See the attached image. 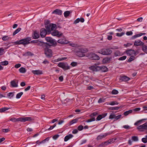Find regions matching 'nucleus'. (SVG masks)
I'll return each mask as SVG.
<instances>
[{"label":"nucleus","mask_w":147,"mask_h":147,"mask_svg":"<svg viewBox=\"0 0 147 147\" xmlns=\"http://www.w3.org/2000/svg\"><path fill=\"white\" fill-rule=\"evenodd\" d=\"M31 40L30 38H27L17 41L15 42V44L16 45H25L30 43H34L37 44L38 42V40H33L30 42V41Z\"/></svg>","instance_id":"obj_1"},{"label":"nucleus","mask_w":147,"mask_h":147,"mask_svg":"<svg viewBox=\"0 0 147 147\" xmlns=\"http://www.w3.org/2000/svg\"><path fill=\"white\" fill-rule=\"evenodd\" d=\"M88 51L87 48H81L79 47L78 48H75L74 49V52L76 53V55L78 56L82 57L85 56V53Z\"/></svg>","instance_id":"obj_2"},{"label":"nucleus","mask_w":147,"mask_h":147,"mask_svg":"<svg viewBox=\"0 0 147 147\" xmlns=\"http://www.w3.org/2000/svg\"><path fill=\"white\" fill-rule=\"evenodd\" d=\"M98 63H95L94 65L92 66L89 67V69L93 71H97L101 70L103 72H106L108 70V68L104 66H98Z\"/></svg>","instance_id":"obj_3"},{"label":"nucleus","mask_w":147,"mask_h":147,"mask_svg":"<svg viewBox=\"0 0 147 147\" xmlns=\"http://www.w3.org/2000/svg\"><path fill=\"white\" fill-rule=\"evenodd\" d=\"M45 40L47 42H49L51 44L49 45L47 43H46V45H47L50 47L51 45V46H56L57 44V42L55 40V39H53L51 37H47L45 38Z\"/></svg>","instance_id":"obj_4"},{"label":"nucleus","mask_w":147,"mask_h":147,"mask_svg":"<svg viewBox=\"0 0 147 147\" xmlns=\"http://www.w3.org/2000/svg\"><path fill=\"white\" fill-rule=\"evenodd\" d=\"M58 66L65 70L69 69L70 68V67L68 65L67 63L60 62L58 63Z\"/></svg>","instance_id":"obj_5"},{"label":"nucleus","mask_w":147,"mask_h":147,"mask_svg":"<svg viewBox=\"0 0 147 147\" xmlns=\"http://www.w3.org/2000/svg\"><path fill=\"white\" fill-rule=\"evenodd\" d=\"M87 56L92 59L95 60H98L100 59L98 55L92 53H88Z\"/></svg>","instance_id":"obj_6"},{"label":"nucleus","mask_w":147,"mask_h":147,"mask_svg":"<svg viewBox=\"0 0 147 147\" xmlns=\"http://www.w3.org/2000/svg\"><path fill=\"white\" fill-rule=\"evenodd\" d=\"M112 52L111 50L109 49H103L100 50L98 53L103 55H108L111 54Z\"/></svg>","instance_id":"obj_7"},{"label":"nucleus","mask_w":147,"mask_h":147,"mask_svg":"<svg viewBox=\"0 0 147 147\" xmlns=\"http://www.w3.org/2000/svg\"><path fill=\"white\" fill-rule=\"evenodd\" d=\"M56 26L55 24H50L46 26V28L47 30L49 33L51 32L56 28Z\"/></svg>","instance_id":"obj_8"},{"label":"nucleus","mask_w":147,"mask_h":147,"mask_svg":"<svg viewBox=\"0 0 147 147\" xmlns=\"http://www.w3.org/2000/svg\"><path fill=\"white\" fill-rule=\"evenodd\" d=\"M137 129L140 131H143L147 129V122L140 125L137 127Z\"/></svg>","instance_id":"obj_9"},{"label":"nucleus","mask_w":147,"mask_h":147,"mask_svg":"<svg viewBox=\"0 0 147 147\" xmlns=\"http://www.w3.org/2000/svg\"><path fill=\"white\" fill-rule=\"evenodd\" d=\"M45 53L46 55L48 57H51L52 56V50L49 49L47 46H46L45 49Z\"/></svg>","instance_id":"obj_10"},{"label":"nucleus","mask_w":147,"mask_h":147,"mask_svg":"<svg viewBox=\"0 0 147 147\" xmlns=\"http://www.w3.org/2000/svg\"><path fill=\"white\" fill-rule=\"evenodd\" d=\"M57 42L60 44H65L69 43V42L63 36L58 40Z\"/></svg>","instance_id":"obj_11"},{"label":"nucleus","mask_w":147,"mask_h":147,"mask_svg":"<svg viewBox=\"0 0 147 147\" xmlns=\"http://www.w3.org/2000/svg\"><path fill=\"white\" fill-rule=\"evenodd\" d=\"M18 121L25 122L26 121H31L33 120V119L31 117H20L18 118Z\"/></svg>","instance_id":"obj_12"},{"label":"nucleus","mask_w":147,"mask_h":147,"mask_svg":"<svg viewBox=\"0 0 147 147\" xmlns=\"http://www.w3.org/2000/svg\"><path fill=\"white\" fill-rule=\"evenodd\" d=\"M111 134V132H109L107 133H105L104 134H101L98 136L97 139L98 140H100L103 138H105L107 136Z\"/></svg>","instance_id":"obj_13"},{"label":"nucleus","mask_w":147,"mask_h":147,"mask_svg":"<svg viewBox=\"0 0 147 147\" xmlns=\"http://www.w3.org/2000/svg\"><path fill=\"white\" fill-rule=\"evenodd\" d=\"M51 34L53 36H57V37H59L62 36V33L59 32L57 30H55L51 32Z\"/></svg>","instance_id":"obj_14"},{"label":"nucleus","mask_w":147,"mask_h":147,"mask_svg":"<svg viewBox=\"0 0 147 147\" xmlns=\"http://www.w3.org/2000/svg\"><path fill=\"white\" fill-rule=\"evenodd\" d=\"M49 32L47 30V29L45 28H42L40 30V35L42 38L45 37L47 33Z\"/></svg>","instance_id":"obj_15"},{"label":"nucleus","mask_w":147,"mask_h":147,"mask_svg":"<svg viewBox=\"0 0 147 147\" xmlns=\"http://www.w3.org/2000/svg\"><path fill=\"white\" fill-rule=\"evenodd\" d=\"M127 55L129 56H135L136 53L135 51L130 49L126 51Z\"/></svg>","instance_id":"obj_16"},{"label":"nucleus","mask_w":147,"mask_h":147,"mask_svg":"<svg viewBox=\"0 0 147 147\" xmlns=\"http://www.w3.org/2000/svg\"><path fill=\"white\" fill-rule=\"evenodd\" d=\"M129 78L125 76H121L119 78V80L120 82H126L130 80Z\"/></svg>","instance_id":"obj_17"},{"label":"nucleus","mask_w":147,"mask_h":147,"mask_svg":"<svg viewBox=\"0 0 147 147\" xmlns=\"http://www.w3.org/2000/svg\"><path fill=\"white\" fill-rule=\"evenodd\" d=\"M115 139L112 138L109 140L105 142L104 143L102 144V145H107L109 144H111L114 142Z\"/></svg>","instance_id":"obj_18"},{"label":"nucleus","mask_w":147,"mask_h":147,"mask_svg":"<svg viewBox=\"0 0 147 147\" xmlns=\"http://www.w3.org/2000/svg\"><path fill=\"white\" fill-rule=\"evenodd\" d=\"M32 72L34 75H40L43 74L42 71L40 70H33L32 71Z\"/></svg>","instance_id":"obj_19"},{"label":"nucleus","mask_w":147,"mask_h":147,"mask_svg":"<svg viewBox=\"0 0 147 147\" xmlns=\"http://www.w3.org/2000/svg\"><path fill=\"white\" fill-rule=\"evenodd\" d=\"M144 43L139 40H136L134 43V45L136 46L143 45Z\"/></svg>","instance_id":"obj_20"},{"label":"nucleus","mask_w":147,"mask_h":147,"mask_svg":"<svg viewBox=\"0 0 147 147\" xmlns=\"http://www.w3.org/2000/svg\"><path fill=\"white\" fill-rule=\"evenodd\" d=\"M62 13L61 10L59 9H56L52 12V14H55L59 15H61Z\"/></svg>","instance_id":"obj_21"},{"label":"nucleus","mask_w":147,"mask_h":147,"mask_svg":"<svg viewBox=\"0 0 147 147\" xmlns=\"http://www.w3.org/2000/svg\"><path fill=\"white\" fill-rule=\"evenodd\" d=\"M32 37L34 39L38 38L39 37L38 33L36 31H34L33 34H32Z\"/></svg>","instance_id":"obj_22"},{"label":"nucleus","mask_w":147,"mask_h":147,"mask_svg":"<svg viewBox=\"0 0 147 147\" xmlns=\"http://www.w3.org/2000/svg\"><path fill=\"white\" fill-rule=\"evenodd\" d=\"M73 137V136L70 134L65 136L64 138V140L65 142H67L69 139L72 138Z\"/></svg>","instance_id":"obj_23"},{"label":"nucleus","mask_w":147,"mask_h":147,"mask_svg":"<svg viewBox=\"0 0 147 147\" xmlns=\"http://www.w3.org/2000/svg\"><path fill=\"white\" fill-rule=\"evenodd\" d=\"M107 105H118L119 103L116 101H113L110 102L109 103H106Z\"/></svg>","instance_id":"obj_24"},{"label":"nucleus","mask_w":147,"mask_h":147,"mask_svg":"<svg viewBox=\"0 0 147 147\" xmlns=\"http://www.w3.org/2000/svg\"><path fill=\"white\" fill-rule=\"evenodd\" d=\"M15 93V92H13L8 93L7 94V97L9 98H11L14 96Z\"/></svg>","instance_id":"obj_25"},{"label":"nucleus","mask_w":147,"mask_h":147,"mask_svg":"<svg viewBox=\"0 0 147 147\" xmlns=\"http://www.w3.org/2000/svg\"><path fill=\"white\" fill-rule=\"evenodd\" d=\"M11 85L13 87H18V85L15 80L11 81Z\"/></svg>","instance_id":"obj_26"},{"label":"nucleus","mask_w":147,"mask_h":147,"mask_svg":"<svg viewBox=\"0 0 147 147\" xmlns=\"http://www.w3.org/2000/svg\"><path fill=\"white\" fill-rule=\"evenodd\" d=\"M78 121V119H75L70 121L69 122V125H71L74 123H76Z\"/></svg>","instance_id":"obj_27"},{"label":"nucleus","mask_w":147,"mask_h":147,"mask_svg":"<svg viewBox=\"0 0 147 147\" xmlns=\"http://www.w3.org/2000/svg\"><path fill=\"white\" fill-rule=\"evenodd\" d=\"M10 109L9 108L4 107L0 109V113H3Z\"/></svg>","instance_id":"obj_28"},{"label":"nucleus","mask_w":147,"mask_h":147,"mask_svg":"<svg viewBox=\"0 0 147 147\" xmlns=\"http://www.w3.org/2000/svg\"><path fill=\"white\" fill-rule=\"evenodd\" d=\"M19 71L21 73H24L26 72V70L25 68L21 67L19 69Z\"/></svg>","instance_id":"obj_29"},{"label":"nucleus","mask_w":147,"mask_h":147,"mask_svg":"<svg viewBox=\"0 0 147 147\" xmlns=\"http://www.w3.org/2000/svg\"><path fill=\"white\" fill-rule=\"evenodd\" d=\"M120 108L119 107H111L108 108L109 110H118Z\"/></svg>","instance_id":"obj_30"},{"label":"nucleus","mask_w":147,"mask_h":147,"mask_svg":"<svg viewBox=\"0 0 147 147\" xmlns=\"http://www.w3.org/2000/svg\"><path fill=\"white\" fill-rule=\"evenodd\" d=\"M67 59V57H64L60 58H58L57 59H55L54 60V61L55 62H57L61 61L64 60H65Z\"/></svg>","instance_id":"obj_31"},{"label":"nucleus","mask_w":147,"mask_h":147,"mask_svg":"<svg viewBox=\"0 0 147 147\" xmlns=\"http://www.w3.org/2000/svg\"><path fill=\"white\" fill-rule=\"evenodd\" d=\"M0 65L3 66H6L8 64V62L7 61H5L0 62Z\"/></svg>","instance_id":"obj_32"},{"label":"nucleus","mask_w":147,"mask_h":147,"mask_svg":"<svg viewBox=\"0 0 147 147\" xmlns=\"http://www.w3.org/2000/svg\"><path fill=\"white\" fill-rule=\"evenodd\" d=\"M21 30V28H18L16 30L13 32V35L14 36L17 34Z\"/></svg>","instance_id":"obj_33"},{"label":"nucleus","mask_w":147,"mask_h":147,"mask_svg":"<svg viewBox=\"0 0 147 147\" xmlns=\"http://www.w3.org/2000/svg\"><path fill=\"white\" fill-rule=\"evenodd\" d=\"M132 112V110H131L127 111L124 112L123 114L125 116H127L130 113H131Z\"/></svg>","instance_id":"obj_34"},{"label":"nucleus","mask_w":147,"mask_h":147,"mask_svg":"<svg viewBox=\"0 0 147 147\" xmlns=\"http://www.w3.org/2000/svg\"><path fill=\"white\" fill-rule=\"evenodd\" d=\"M145 119H143L137 121L134 124V125L136 126L138 125V124L140 123L141 122H142L143 121L146 120Z\"/></svg>","instance_id":"obj_35"},{"label":"nucleus","mask_w":147,"mask_h":147,"mask_svg":"<svg viewBox=\"0 0 147 147\" xmlns=\"http://www.w3.org/2000/svg\"><path fill=\"white\" fill-rule=\"evenodd\" d=\"M71 12L69 11H67L64 12V14L65 17H67L69 16Z\"/></svg>","instance_id":"obj_36"},{"label":"nucleus","mask_w":147,"mask_h":147,"mask_svg":"<svg viewBox=\"0 0 147 147\" xmlns=\"http://www.w3.org/2000/svg\"><path fill=\"white\" fill-rule=\"evenodd\" d=\"M23 92H21L18 93L16 96V98L17 99L20 98L22 95L23 94Z\"/></svg>","instance_id":"obj_37"},{"label":"nucleus","mask_w":147,"mask_h":147,"mask_svg":"<svg viewBox=\"0 0 147 147\" xmlns=\"http://www.w3.org/2000/svg\"><path fill=\"white\" fill-rule=\"evenodd\" d=\"M18 118L16 119L15 118H11L10 119V121L13 122H15L18 121Z\"/></svg>","instance_id":"obj_38"},{"label":"nucleus","mask_w":147,"mask_h":147,"mask_svg":"<svg viewBox=\"0 0 147 147\" xmlns=\"http://www.w3.org/2000/svg\"><path fill=\"white\" fill-rule=\"evenodd\" d=\"M78 63L76 62H71L70 64V65L72 67H75L77 66L78 65Z\"/></svg>","instance_id":"obj_39"},{"label":"nucleus","mask_w":147,"mask_h":147,"mask_svg":"<svg viewBox=\"0 0 147 147\" xmlns=\"http://www.w3.org/2000/svg\"><path fill=\"white\" fill-rule=\"evenodd\" d=\"M142 49L147 54V46L144 45L142 47Z\"/></svg>","instance_id":"obj_40"},{"label":"nucleus","mask_w":147,"mask_h":147,"mask_svg":"<svg viewBox=\"0 0 147 147\" xmlns=\"http://www.w3.org/2000/svg\"><path fill=\"white\" fill-rule=\"evenodd\" d=\"M135 57L134 56H131L128 60V62H130L133 61L135 59Z\"/></svg>","instance_id":"obj_41"},{"label":"nucleus","mask_w":147,"mask_h":147,"mask_svg":"<svg viewBox=\"0 0 147 147\" xmlns=\"http://www.w3.org/2000/svg\"><path fill=\"white\" fill-rule=\"evenodd\" d=\"M118 91L116 90H113L111 92L112 94H117L118 93Z\"/></svg>","instance_id":"obj_42"},{"label":"nucleus","mask_w":147,"mask_h":147,"mask_svg":"<svg viewBox=\"0 0 147 147\" xmlns=\"http://www.w3.org/2000/svg\"><path fill=\"white\" fill-rule=\"evenodd\" d=\"M132 140L134 141H138V137L136 136H133L132 137Z\"/></svg>","instance_id":"obj_43"},{"label":"nucleus","mask_w":147,"mask_h":147,"mask_svg":"<svg viewBox=\"0 0 147 147\" xmlns=\"http://www.w3.org/2000/svg\"><path fill=\"white\" fill-rule=\"evenodd\" d=\"M70 45L73 47H75L76 48L79 47V45H78L74 43H70Z\"/></svg>","instance_id":"obj_44"},{"label":"nucleus","mask_w":147,"mask_h":147,"mask_svg":"<svg viewBox=\"0 0 147 147\" xmlns=\"http://www.w3.org/2000/svg\"><path fill=\"white\" fill-rule=\"evenodd\" d=\"M103 117H104L102 115H99L97 117L96 120L98 121L100 120Z\"/></svg>","instance_id":"obj_45"},{"label":"nucleus","mask_w":147,"mask_h":147,"mask_svg":"<svg viewBox=\"0 0 147 147\" xmlns=\"http://www.w3.org/2000/svg\"><path fill=\"white\" fill-rule=\"evenodd\" d=\"M115 114H111L109 116V119H115Z\"/></svg>","instance_id":"obj_46"},{"label":"nucleus","mask_w":147,"mask_h":147,"mask_svg":"<svg viewBox=\"0 0 147 147\" xmlns=\"http://www.w3.org/2000/svg\"><path fill=\"white\" fill-rule=\"evenodd\" d=\"M125 33L123 32H122L121 33H116V35L118 36L121 37L124 35Z\"/></svg>","instance_id":"obj_47"},{"label":"nucleus","mask_w":147,"mask_h":147,"mask_svg":"<svg viewBox=\"0 0 147 147\" xmlns=\"http://www.w3.org/2000/svg\"><path fill=\"white\" fill-rule=\"evenodd\" d=\"M56 126V124L55 123L53 125L51 126L50 127V128L48 129V130H51L53 129Z\"/></svg>","instance_id":"obj_48"},{"label":"nucleus","mask_w":147,"mask_h":147,"mask_svg":"<svg viewBox=\"0 0 147 147\" xmlns=\"http://www.w3.org/2000/svg\"><path fill=\"white\" fill-rule=\"evenodd\" d=\"M127 57L126 56H123L119 58V60H124L126 59Z\"/></svg>","instance_id":"obj_49"},{"label":"nucleus","mask_w":147,"mask_h":147,"mask_svg":"<svg viewBox=\"0 0 147 147\" xmlns=\"http://www.w3.org/2000/svg\"><path fill=\"white\" fill-rule=\"evenodd\" d=\"M49 138H49V137L47 138H45V139L42 140V143H43V144L45 143L46 142L48 141L49 140Z\"/></svg>","instance_id":"obj_50"},{"label":"nucleus","mask_w":147,"mask_h":147,"mask_svg":"<svg viewBox=\"0 0 147 147\" xmlns=\"http://www.w3.org/2000/svg\"><path fill=\"white\" fill-rule=\"evenodd\" d=\"M120 55L121 53L119 51H116L115 53V56H120Z\"/></svg>","instance_id":"obj_51"},{"label":"nucleus","mask_w":147,"mask_h":147,"mask_svg":"<svg viewBox=\"0 0 147 147\" xmlns=\"http://www.w3.org/2000/svg\"><path fill=\"white\" fill-rule=\"evenodd\" d=\"M95 120V118L94 117L88 120L86 122H90L92 121H94Z\"/></svg>","instance_id":"obj_52"},{"label":"nucleus","mask_w":147,"mask_h":147,"mask_svg":"<svg viewBox=\"0 0 147 147\" xmlns=\"http://www.w3.org/2000/svg\"><path fill=\"white\" fill-rule=\"evenodd\" d=\"M84 128L83 126L82 125H80L78 127V129L79 131L82 130Z\"/></svg>","instance_id":"obj_53"},{"label":"nucleus","mask_w":147,"mask_h":147,"mask_svg":"<svg viewBox=\"0 0 147 147\" xmlns=\"http://www.w3.org/2000/svg\"><path fill=\"white\" fill-rule=\"evenodd\" d=\"M2 39L3 41H6L8 39V37L7 36H4L2 38Z\"/></svg>","instance_id":"obj_54"},{"label":"nucleus","mask_w":147,"mask_h":147,"mask_svg":"<svg viewBox=\"0 0 147 147\" xmlns=\"http://www.w3.org/2000/svg\"><path fill=\"white\" fill-rule=\"evenodd\" d=\"M59 137V135L58 134L55 135L53 137V139L54 140H56Z\"/></svg>","instance_id":"obj_55"},{"label":"nucleus","mask_w":147,"mask_h":147,"mask_svg":"<svg viewBox=\"0 0 147 147\" xmlns=\"http://www.w3.org/2000/svg\"><path fill=\"white\" fill-rule=\"evenodd\" d=\"M142 141L144 143H146L147 142V139L145 137V138H143L142 139Z\"/></svg>","instance_id":"obj_56"},{"label":"nucleus","mask_w":147,"mask_h":147,"mask_svg":"<svg viewBox=\"0 0 147 147\" xmlns=\"http://www.w3.org/2000/svg\"><path fill=\"white\" fill-rule=\"evenodd\" d=\"M43 42L40 41L38 40V42L37 43V44L39 46H41L43 45Z\"/></svg>","instance_id":"obj_57"},{"label":"nucleus","mask_w":147,"mask_h":147,"mask_svg":"<svg viewBox=\"0 0 147 147\" xmlns=\"http://www.w3.org/2000/svg\"><path fill=\"white\" fill-rule=\"evenodd\" d=\"M21 65L20 64L18 63L16 64L15 65V67L16 68H18L21 66Z\"/></svg>","instance_id":"obj_58"},{"label":"nucleus","mask_w":147,"mask_h":147,"mask_svg":"<svg viewBox=\"0 0 147 147\" xmlns=\"http://www.w3.org/2000/svg\"><path fill=\"white\" fill-rule=\"evenodd\" d=\"M79 22V18L77 19L74 22V24H76Z\"/></svg>","instance_id":"obj_59"},{"label":"nucleus","mask_w":147,"mask_h":147,"mask_svg":"<svg viewBox=\"0 0 147 147\" xmlns=\"http://www.w3.org/2000/svg\"><path fill=\"white\" fill-rule=\"evenodd\" d=\"M132 34L133 32L131 31L127 32L126 33V34L127 36L131 35H132Z\"/></svg>","instance_id":"obj_60"},{"label":"nucleus","mask_w":147,"mask_h":147,"mask_svg":"<svg viewBox=\"0 0 147 147\" xmlns=\"http://www.w3.org/2000/svg\"><path fill=\"white\" fill-rule=\"evenodd\" d=\"M146 34V33H139V34H137V36L138 37H140L143 35H144Z\"/></svg>","instance_id":"obj_61"},{"label":"nucleus","mask_w":147,"mask_h":147,"mask_svg":"<svg viewBox=\"0 0 147 147\" xmlns=\"http://www.w3.org/2000/svg\"><path fill=\"white\" fill-rule=\"evenodd\" d=\"M123 127L124 128L127 129H130V127L127 125L123 126Z\"/></svg>","instance_id":"obj_62"},{"label":"nucleus","mask_w":147,"mask_h":147,"mask_svg":"<svg viewBox=\"0 0 147 147\" xmlns=\"http://www.w3.org/2000/svg\"><path fill=\"white\" fill-rule=\"evenodd\" d=\"M121 117V115H119L117 116L115 115V119L116 120H117L120 119Z\"/></svg>","instance_id":"obj_63"},{"label":"nucleus","mask_w":147,"mask_h":147,"mask_svg":"<svg viewBox=\"0 0 147 147\" xmlns=\"http://www.w3.org/2000/svg\"><path fill=\"white\" fill-rule=\"evenodd\" d=\"M87 141V140H83L81 141V143L80 144V145H82L84 144Z\"/></svg>","instance_id":"obj_64"}]
</instances>
